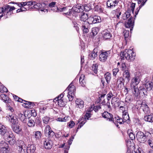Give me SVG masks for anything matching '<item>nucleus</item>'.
<instances>
[{
  "label": "nucleus",
  "mask_w": 153,
  "mask_h": 153,
  "mask_svg": "<svg viewBox=\"0 0 153 153\" xmlns=\"http://www.w3.org/2000/svg\"><path fill=\"white\" fill-rule=\"evenodd\" d=\"M130 11H127L123 14L122 19L124 20H126L130 16Z\"/></svg>",
  "instance_id": "obj_37"
},
{
  "label": "nucleus",
  "mask_w": 153,
  "mask_h": 153,
  "mask_svg": "<svg viewBox=\"0 0 153 153\" xmlns=\"http://www.w3.org/2000/svg\"><path fill=\"white\" fill-rule=\"evenodd\" d=\"M133 18L130 17L127 21H126L125 23V26L126 27L130 28V30L131 32L132 30L134 25V23L133 22Z\"/></svg>",
  "instance_id": "obj_11"
},
{
  "label": "nucleus",
  "mask_w": 153,
  "mask_h": 153,
  "mask_svg": "<svg viewBox=\"0 0 153 153\" xmlns=\"http://www.w3.org/2000/svg\"><path fill=\"white\" fill-rule=\"evenodd\" d=\"M136 137L137 140L140 143H144L146 141L144 137V133L141 131H139L137 133Z\"/></svg>",
  "instance_id": "obj_6"
},
{
  "label": "nucleus",
  "mask_w": 153,
  "mask_h": 153,
  "mask_svg": "<svg viewBox=\"0 0 153 153\" xmlns=\"http://www.w3.org/2000/svg\"><path fill=\"white\" fill-rule=\"evenodd\" d=\"M140 79L138 76H135L131 80L130 84L131 87H137V85L139 83Z\"/></svg>",
  "instance_id": "obj_14"
},
{
  "label": "nucleus",
  "mask_w": 153,
  "mask_h": 153,
  "mask_svg": "<svg viewBox=\"0 0 153 153\" xmlns=\"http://www.w3.org/2000/svg\"><path fill=\"white\" fill-rule=\"evenodd\" d=\"M53 142L51 140H46L44 143V146L46 149H50L52 148Z\"/></svg>",
  "instance_id": "obj_19"
},
{
  "label": "nucleus",
  "mask_w": 153,
  "mask_h": 153,
  "mask_svg": "<svg viewBox=\"0 0 153 153\" xmlns=\"http://www.w3.org/2000/svg\"><path fill=\"white\" fill-rule=\"evenodd\" d=\"M95 11L98 12L99 13H102L103 12V10L100 5H97L94 8Z\"/></svg>",
  "instance_id": "obj_36"
},
{
  "label": "nucleus",
  "mask_w": 153,
  "mask_h": 153,
  "mask_svg": "<svg viewBox=\"0 0 153 153\" xmlns=\"http://www.w3.org/2000/svg\"><path fill=\"white\" fill-rule=\"evenodd\" d=\"M36 147L34 145L29 144L27 147L24 149L21 153H34Z\"/></svg>",
  "instance_id": "obj_5"
},
{
  "label": "nucleus",
  "mask_w": 153,
  "mask_h": 153,
  "mask_svg": "<svg viewBox=\"0 0 153 153\" xmlns=\"http://www.w3.org/2000/svg\"><path fill=\"white\" fill-rule=\"evenodd\" d=\"M110 53L109 51L101 52L99 55V60L101 62H105Z\"/></svg>",
  "instance_id": "obj_10"
},
{
  "label": "nucleus",
  "mask_w": 153,
  "mask_h": 153,
  "mask_svg": "<svg viewBox=\"0 0 153 153\" xmlns=\"http://www.w3.org/2000/svg\"><path fill=\"white\" fill-rule=\"evenodd\" d=\"M144 120L146 121L149 122H153V114L147 115L144 117Z\"/></svg>",
  "instance_id": "obj_25"
},
{
  "label": "nucleus",
  "mask_w": 153,
  "mask_h": 153,
  "mask_svg": "<svg viewBox=\"0 0 153 153\" xmlns=\"http://www.w3.org/2000/svg\"><path fill=\"white\" fill-rule=\"evenodd\" d=\"M0 149L1 152L3 153H10V149L9 146L7 147L0 148Z\"/></svg>",
  "instance_id": "obj_34"
},
{
  "label": "nucleus",
  "mask_w": 153,
  "mask_h": 153,
  "mask_svg": "<svg viewBox=\"0 0 153 153\" xmlns=\"http://www.w3.org/2000/svg\"><path fill=\"white\" fill-rule=\"evenodd\" d=\"M9 120L12 123V125L19 123L16 116L15 114H9L7 116Z\"/></svg>",
  "instance_id": "obj_16"
},
{
  "label": "nucleus",
  "mask_w": 153,
  "mask_h": 153,
  "mask_svg": "<svg viewBox=\"0 0 153 153\" xmlns=\"http://www.w3.org/2000/svg\"><path fill=\"white\" fill-rule=\"evenodd\" d=\"M15 9V8L14 7H10L9 5L4 7V13H6V15H11L13 13V11Z\"/></svg>",
  "instance_id": "obj_13"
},
{
  "label": "nucleus",
  "mask_w": 153,
  "mask_h": 153,
  "mask_svg": "<svg viewBox=\"0 0 153 153\" xmlns=\"http://www.w3.org/2000/svg\"><path fill=\"white\" fill-rule=\"evenodd\" d=\"M118 0H108L107 1V5L108 7L113 9L117 5Z\"/></svg>",
  "instance_id": "obj_9"
},
{
  "label": "nucleus",
  "mask_w": 153,
  "mask_h": 153,
  "mask_svg": "<svg viewBox=\"0 0 153 153\" xmlns=\"http://www.w3.org/2000/svg\"><path fill=\"white\" fill-rule=\"evenodd\" d=\"M72 9L73 10L77 13H79L82 10L81 5L78 4L74 6Z\"/></svg>",
  "instance_id": "obj_21"
},
{
  "label": "nucleus",
  "mask_w": 153,
  "mask_h": 153,
  "mask_svg": "<svg viewBox=\"0 0 153 153\" xmlns=\"http://www.w3.org/2000/svg\"><path fill=\"white\" fill-rule=\"evenodd\" d=\"M147 0H145V1H143L142 2H141L140 4L139 5L138 7L136 9V10L135 12V14L136 15H137L140 9V8L143 6L145 4Z\"/></svg>",
  "instance_id": "obj_39"
},
{
  "label": "nucleus",
  "mask_w": 153,
  "mask_h": 153,
  "mask_svg": "<svg viewBox=\"0 0 153 153\" xmlns=\"http://www.w3.org/2000/svg\"><path fill=\"white\" fill-rule=\"evenodd\" d=\"M21 126L20 123H17L16 124L12 125L11 128L14 132L17 134H20L22 132V130Z\"/></svg>",
  "instance_id": "obj_7"
},
{
  "label": "nucleus",
  "mask_w": 153,
  "mask_h": 153,
  "mask_svg": "<svg viewBox=\"0 0 153 153\" xmlns=\"http://www.w3.org/2000/svg\"><path fill=\"white\" fill-rule=\"evenodd\" d=\"M42 120L43 123L45 124H47L49 121L50 118L47 117H44L42 118Z\"/></svg>",
  "instance_id": "obj_52"
},
{
  "label": "nucleus",
  "mask_w": 153,
  "mask_h": 153,
  "mask_svg": "<svg viewBox=\"0 0 153 153\" xmlns=\"http://www.w3.org/2000/svg\"><path fill=\"white\" fill-rule=\"evenodd\" d=\"M114 95L112 94L111 92H110L108 94H107V99L108 101H109L111 97H112Z\"/></svg>",
  "instance_id": "obj_57"
},
{
  "label": "nucleus",
  "mask_w": 153,
  "mask_h": 153,
  "mask_svg": "<svg viewBox=\"0 0 153 153\" xmlns=\"http://www.w3.org/2000/svg\"><path fill=\"white\" fill-rule=\"evenodd\" d=\"M35 137L36 139H39L41 137V134L39 131L35 132L34 134Z\"/></svg>",
  "instance_id": "obj_48"
},
{
  "label": "nucleus",
  "mask_w": 153,
  "mask_h": 153,
  "mask_svg": "<svg viewBox=\"0 0 153 153\" xmlns=\"http://www.w3.org/2000/svg\"><path fill=\"white\" fill-rule=\"evenodd\" d=\"M114 122L117 125V124H118L117 123H117H119L120 124H123V123H124L125 122L123 119L120 118L118 116L117 117H115L114 118Z\"/></svg>",
  "instance_id": "obj_30"
},
{
  "label": "nucleus",
  "mask_w": 153,
  "mask_h": 153,
  "mask_svg": "<svg viewBox=\"0 0 153 153\" xmlns=\"http://www.w3.org/2000/svg\"><path fill=\"white\" fill-rule=\"evenodd\" d=\"M88 16L87 14L83 13L81 16V20L83 22H87L86 21L88 19Z\"/></svg>",
  "instance_id": "obj_33"
},
{
  "label": "nucleus",
  "mask_w": 153,
  "mask_h": 153,
  "mask_svg": "<svg viewBox=\"0 0 153 153\" xmlns=\"http://www.w3.org/2000/svg\"><path fill=\"white\" fill-rule=\"evenodd\" d=\"M123 78L124 79L125 82L127 83L130 79V74L129 71L123 72Z\"/></svg>",
  "instance_id": "obj_17"
},
{
  "label": "nucleus",
  "mask_w": 153,
  "mask_h": 153,
  "mask_svg": "<svg viewBox=\"0 0 153 153\" xmlns=\"http://www.w3.org/2000/svg\"><path fill=\"white\" fill-rule=\"evenodd\" d=\"M98 66V65L97 64H94L92 65V70L95 74H97V73Z\"/></svg>",
  "instance_id": "obj_46"
},
{
  "label": "nucleus",
  "mask_w": 153,
  "mask_h": 153,
  "mask_svg": "<svg viewBox=\"0 0 153 153\" xmlns=\"http://www.w3.org/2000/svg\"><path fill=\"white\" fill-rule=\"evenodd\" d=\"M123 118L124 121H126L128 119L129 117L127 109L123 111Z\"/></svg>",
  "instance_id": "obj_28"
},
{
  "label": "nucleus",
  "mask_w": 153,
  "mask_h": 153,
  "mask_svg": "<svg viewBox=\"0 0 153 153\" xmlns=\"http://www.w3.org/2000/svg\"><path fill=\"white\" fill-rule=\"evenodd\" d=\"M42 7V4L39 3H35L34 4L33 7L36 9H41Z\"/></svg>",
  "instance_id": "obj_51"
},
{
  "label": "nucleus",
  "mask_w": 153,
  "mask_h": 153,
  "mask_svg": "<svg viewBox=\"0 0 153 153\" xmlns=\"http://www.w3.org/2000/svg\"><path fill=\"white\" fill-rule=\"evenodd\" d=\"M25 102H26V103H24V104H25V107L26 108H30L32 106V103L30 102H27L26 101Z\"/></svg>",
  "instance_id": "obj_55"
},
{
  "label": "nucleus",
  "mask_w": 153,
  "mask_h": 153,
  "mask_svg": "<svg viewBox=\"0 0 153 153\" xmlns=\"http://www.w3.org/2000/svg\"><path fill=\"white\" fill-rule=\"evenodd\" d=\"M112 35L109 32L105 33L103 34V38L105 39H109L111 37Z\"/></svg>",
  "instance_id": "obj_43"
},
{
  "label": "nucleus",
  "mask_w": 153,
  "mask_h": 153,
  "mask_svg": "<svg viewBox=\"0 0 153 153\" xmlns=\"http://www.w3.org/2000/svg\"><path fill=\"white\" fill-rule=\"evenodd\" d=\"M8 91L7 89L3 85H0V92L1 93L7 92Z\"/></svg>",
  "instance_id": "obj_49"
},
{
  "label": "nucleus",
  "mask_w": 153,
  "mask_h": 153,
  "mask_svg": "<svg viewBox=\"0 0 153 153\" xmlns=\"http://www.w3.org/2000/svg\"><path fill=\"white\" fill-rule=\"evenodd\" d=\"M131 87V89H132V92L133 94H134L135 96H138L140 93V88L139 89H138L137 87Z\"/></svg>",
  "instance_id": "obj_27"
},
{
  "label": "nucleus",
  "mask_w": 153,
  "mask_h": 153,
  "mask_svg": "<svg viewBox=\"0 0 153 153\" xmlns=\"http://www.w3.org/2000/svg\"><path fill=\"white\" fill-rule=\"evenodd\" d=\"M9 146L7 143L4 140H2L0 142V148L7 147Z\"/></svg>",
  "instance_id": "obj_42"
},
{
  "label": "nucleus",
  "mask_w": 153,
  "mask_h": 153,
  "mask_svg": "<svg viewBox=\"0 0 153 153\" xmlns=\"http://www.w3.org/2000/svg\"><path fill=\"white\" fill-rule=\"evenodd\" d=\"M90 24L88 22H83L82 23V29L84 33H87L90 28Z\"/></svg>",
  "instance_id": "obj_15"
},
{
  "label": "nucleus",
  "mask_w": 153,
  "mask_h": 153,
  "mask_svg": "<svg viewBox=\"0 0 153 153\" xmlns=\"http://www.w3.org/2000/svg\"><path fill=\"white\" fill-rule=\"evenodd\" d=\"M18 116L19 119L24 123H26L27 120L28 119V118L26 117L24 114L21 113L19 114Z\"/></svg>",
  "instance_id": "obj_24"
},
{
  "label": "nucleus",
  "mask_w": 153,
  "mask_h": 153,
  "mask_svg": "<svg viewBox=\"0 0 153 153\" xmlns=\"http://www.w3.org/2000/svg\"><path fill=\"white\" fill-rule=\"evenodd\" d=\"M123 34L124 36L125 40L126 41L127 38L129 36V31L128 30H126L123 32Z\"/></svg>",
  "instance_id": "obj_50"
},
{
  "label": "nucleus",
  "mask_w": 153,
  "mask_h": 153,
  "mask_svg": "<svg viewBox=\"0 0 153 153\" xmlns=\"http://www.w3.org/2000/svg\"><path fill=\"white\" fill-rule=\"evenodd\" d=\"M85 122H86V121L84 122L83 121H82L81 122V123L79 124V126H78V127L77 130H76V131H78V129L80 128L83 126V125H84V124L85 123Z\"/></svg>",
  "instance_id": "obj_62"
},
{
  "label": "nucleus",
  "mask_w": 153,
  "mask_h": 153,
  "mask_svg": "<svg viewBox=\"0 0 153 153\" xmlns=\"http://www.w3.org/2000/svg\"><path fill=\"white\" fill-rule=\"evenodd\" d=\"M45 135L49 138L52 137L54 135V133L51 130L49 126H47L44 130Z\"/></svg>",
  "instance_id": "obj_8"
},
{
  "label": "nucleus",
  "mask_w": 153,
  "mask_h": 153,
  "mask_svg": "<svg viewBox=\"0 0 153 153\" xmlns=\"http://www.w3.org/2000/svg\"><path fill=\"white\" fill-rule=\"evenodd\" d=\"M4 136V138L7 140H9L10 139L12 138L13 137L14 135L12 132L10 130L6 131L4 134L2 135Z\"/></svg>",
  "instance_id": "obj_18"
},
{
  "label": "nucleus",
  "mask_w": 153,
  "mask_h": 153,
  "mask_svg": "<svg viewBox=\"0 0 153 153\" xmlns=\"http://www.w3.org/2000/svg\"><path fill=\"white\" fill-rule=\"evenodd\" d=\"M144 137L146 138V140L149 139V137H151V134L148 131H146L145 133H144Z\"/></svg>",
  "instance_id": "obj_54"
},
{
  "label": "nucleus",
  "mask_w": 153,
  "mask_h": 153,
  "mask_svg": "<svg viewBox=\"0 0 153 153\" xmlns=\"http://www.w3.org/2000/svg\"><path fill=\"white\" fill-rule=\"evenodd\" d=\"M124 82H125V81L124 80V79L122 77H120L118 78L117 81V83L120 85H123Z\"/></svg>",
  "instance_id": "obj_40"
},
{
  "label": "nucleus",
  "mask_w": 153,
  "mask_h": 153,
  "mask_svg": "<svg viewBox=\"0 0 153 153\" xmlns=\"http://www.w3.org/2000/svg\"><path fill=\"white\" fill-rule=\"evenodd\" d=\"M121 68L123 72L129 71V67L126 65L125 63H123L121 65Z\"/></svg>",
  "instance_id": "obj_38"
},
{
  "label": "nucleus",
  "mask_w": 153,
  "mask_h": 153,
  "mask_svg": "<svg viewBox=\"0 0 153 153\" xmlns=\"http://www.w3.org/2000/svg\"><path fill=\"white\" fill-rule=\"evenodd\" d=\"M17 149L20 153H21L24 149L26 148V145L25 144L24 142L21 140L17 141Z\"/></svg>",
  "instance_id": "obj_12"
},
{
  "label": "nucleus",
  "mask_w": 153,
  "mask_h": 153,
  "mask_svg": "<svg viewBox=\"0 0 153 153\" xmlns=\"http://www.w3.org/2000/svg\"><path fill=\"white\" fill-rule=\"evenodd\" d=\"M99 31V28L97 27L93 28L92 29V32L93 35H97Z\"/></svg>",
  "instance_id": "obj_44"
},
{
  "label": "nucleus",
  "mask_w": 153,
  "mask_h": 153,
  "mask_svg": "<svg viewBox=\"0 0 153 153\" xmlns=\"http://www.w3.org/2000/svg\"><path fill=\"white\" fill-rule=\"evenodd\" d=\"M68 97L69 101H72L74 98V94L76 91V88L74 85L70 84L68 87Z\"/></svg>",
  "instance_id": "obj_2"
},
{
  "label": "nucleus",
  "mask_w": 153,
  "mask_h": 153,
  "mask_svg": "<svg viewBox=\"0 0 153 153\" xmlns=\"http://www.w3.org/2000/svg\"><path fill=\"white\" fill-rule=\"evenodd\" d=\"M148 143L151 148L153 149V140L152 139H149L148 140Z\"/></svg>",
  "instance_id": "obj_58"
},
{
  "label": "nucleus",
  "mask_w": 153,
  "mask_h": 153,
  "mask_svg": "<svg viewBox=\"0 0 153 153\" xmlns=\"http://www.w3.org/2000/svg\"><path fill=\"white\" fill-rule=\"evenodd\" d=\"M98 52V49L97 48H94L92 52L89 55L90 58L91 59H93L97 56V53Z\"/></svg>",
  "instance_id": "obj_23"
},
{
  "label": "nucleus",
  "mask_w": 153,
  "mask_h": 153,
  "mask_svg": "<svg viewBox=\"0 0 153 153\" xmlns=\"http://www.w3.org/2000/svg\"><path fill=\"white\" fill-rule=\"evenodd\" d=\"M84 102L80 99H76V106L80 108H82L84 106Z\"/></svg>",
  "instance_id": "obj_22"
},
{
  "label": "nucleus",
  "mask_w": 153,
  "mask_h": 153,
  "mask_svg": "<svg viewBox=\"0 0 153 153\" xmlns=\"http://www.w3.org/2000/svg\"><path fill=\"white\" fill-rule=\"evenodd\" d=\"M101 105H98L94 106V110L95 112L97 111L99 109L101 108Z\"/></svg>",
  "instance_id": "obj_56"
},
{
  "label": "nucleus",
  "mask_w": 153,
  "mask_h": 153,
  "mask_svg": "<svg viewBox=\"0 0 153 153\" xmlns=\"http://www.w3.org/2000/svg\"><path fill=\"white\" fill-rule=\"evenodd\" d=\"M104 77L107 83H109L111 79V74L108 72H107L105 74Z\"/></svg>",
  "instance_id": "obj_31"
},
{
  "label": "nucleus",
  "mask_w": 153,
  "mask_h": 153,
  "mask_svg": "<svg viewBox=\"0 0 153 153\" xmlns=\"http://www.w3.org/2000/svg\"><path fill=\"white\" fill-rule=\"evenodd\" d=\"M7 130V128L0 123V134L2 135Z\"/></svg>",
  "instance_id": "obj_26"
},
{
  "label": "nucleus",
  "mask_w": 153,
  "mask_h": 153,
  "mask_svg": "<svg viewBox=\"0 0 153 153\" xmlns=\"http://www.w3.org/2000/svg\"><path fill=\"white\" fill-rule=\"evenodd\" d=\"M0 97L4 101V102H5L6 103L8 102L7 99V98H8V97L6 94H1L0 95Z\"/></svg>",
  "instance_id": "obj_47"
},
{
  "label": "nucleus",
  "mask_w": 153,
  "mask_h": 153,
  "mask_svg": "<svg viewBox=\"0 0 153 153\" xmlns=\"http://www.w3.org/2000/svg\"><path fill=\"white\" fill-rule=\"evenodd\" d=\"M55 100L58 101V104L59 106L60 107H62L65 106V102L63 100L60 99L58 100Z\"/></svg>",
  "instance_id": "obj_35"
},
{
  "label": "nucleus",
  "mask_w": 153,
  "mask_h": 153,
  "mask_svg": "<svg viewBox=\"0 0 153 153\" xmlns=\"http://www.w3.org/2000/svg\"><path fill=\"white\" fill-rule=\"evenodd\" d=\"M128 134L131 140H134L135 139V136L133 133V131L131 129L128 130L127 131Z\"/></svg>",
  "instance_id": "obj_32"
},
{
  "label": "nucleus",
  "mask_w": 153,
  "mask_h": 153,
  "mask_svg": "<svg viewBox=\"0 0 153 153\" xmlns=\"http://www.w3.org/2000/svg\"><path fill=\"white\" fill-rule=\"evenodd\" d=\"M139 91H140V93L143 92V94L144 95H145L146 94V93L147 92L146 91V89L143 88H142L141 89H140V90H139Z\"/></svg>",
  "instance_id": "obj_63"
},
{
  "label": "nucleus",
  "mask_w": 153,
  "mask_h": 153,
  "mask_svg": "<svg viewBox=\"0 0 153 153\" xmlns=\"http://www.w3.org/2000/svg\"><path fill=\"white\" fill-rule=\"evenodd\" d=\"M135 6V4L134 3H132L131 4V10L132 12H133L134 11Z\"/></svg>",
  "instance_id": "obj_64"
},
{
  "label": "nucleus",
  "mask_w": 153,
  "mask_h": 153,
  "mask_svg": "<svg viewBox=\"0 0 153 153\" xmlns=\"http://www.w3.org/2000/svg\"><path fill=\"white\" fill-rule=\"evenodd\" d=\"M119 70L117 68H115L113 70V75L114 76H116L117 73L119 72Z\"/></svg>",
  "instance_id": "obj_60"
},
{
  "label": "nucleus",
  "mask_w": 153,
  "mask_h": 153,
  "mask_svg": "<svg viewBox=\"0 0 153 153\" xmlns=\"http://www.w3.org/2000/svg\"><path fill=\"white\" fill-rule=\"evenodd\" d=\"M91 111L90 109H88L87 110L86 112V113L85 114V117L84 119H85L86 120V119L88 120L89 118L91 117V114H90V112Z\"/></svg>",
  "instance_id": "obj_45"
},
{
  "label": "nucleus",
  "mask_w": 153,
  "mask_h": 153,
  "mask_svg": "<svg viewBox=\"0 0 153 153\" xmlns=\"http://www.w3.org/2000/svg\"><path fill=\"white\" fill-rule=\"evenodd\" d=\"M102 117L106 119L107 120L111 122L117 127L118 126V124L117 125L114 122V118H113V115L107 111L104 112L102 114Z\"/></svg>",
  "instance_id": "obj_3"
},
{
  "label": "nucleus",
  "mask_w": 153,
  "mask_h": 153,
  "mask_svg": "<svg viewBox=\"0 0 153 153\" xmlns=\"http://www.w3.org/2000/svg\"><path fill=\"white\" fill-rule=\"evenodd\" d=\"M75 125V123L73 121H71L68 123V126L71 128L73 127Z\"/></svg>",
  "instance_id": "obj_59"
},
{
  "label": "nucleus",
  "mask_w": 153,
  "mask_h": 153,
  "mask_svg": "<svg viewBox=\"0 0 153 153\" xmlns=\"http://www.w3.org/2000/svg\"><path fill=\"white\" fill-rule=\"evenodd\" d=\"M121 60H124L125 58L127 60H133L135 59V54L131 49L126 50L120 53Z\"/></svg>",
  "instance_id": "obj_1"
},
{
  "label": "nucleus",
  "mask_w": 153,
  "mask_h": 153,
  "mask_svg": "<svg viewBox=\"0 0 153 153\" xmlns=\"http://www.w3.org/2000/svg\"><path fill=\"white\" fill-rule=\"evenodd\" d=\"M88 21L90 24H92L100 22L101 19L100 16H91L88 18Z\"/></svg>",
  "instance_id": "obj_4"
},
{
  "label": "nucleus",
  "mask_w": 153,
  "mask_h": 153,
  "mask_svg": "<svg viewBox=\"0 0 153 153\" xmlns=\"http://www.w3.org/2000/svg\"><path fill=\"white\" fill-rule=\"evenodd\" d=\"M132 100V99L131 96L127 97L126 98V101L128 102H131Z\"/></svg>",
  "instance_id": "obj_61"
},
{
  "label": "nucleus",
  "mask_w": 153,
  "mask_h": 153,
  "mask_svg": "<svg viewBox=\"0 0 153 153\" xmlns=\"http://www.w3.org/2000/svg\"><path fill=\"white\" fill-rule=\"evenodd\" d=\"M139 106L140 107V109H142L144 113H148L149 112V108L146 104L143 103L139 104Z\"/></svg>",
  "instance_id": "obj_20"
},
{
  "label": "nucleus",
  "mask_w": 153,
  "mask_h": 153,
  "mask_svg": "<svg viewBox=\"0 0 153 153\" xmlns=\"http://www.w3.org/2000/svg\"><path fill=\"white\" fill-rule=\"evenodd\" d=\"M28 119V122L27 123L28 126L30 127H32L34 126L35 125V123L34 120H33L29 119V118Z\"/></svg>",
  "instance_id": "obj_41"
},
{
  "label": "nucleus",
  "mask_w": 153,
  "mask_h": 153,
  "mask_svg": "<svg viewBox=\"0 0 153 153\" xmlns=\"http://www.w3.org/2000/svg\"><path fill=\"white\" fill-rule=\"evenodd\" d=\"M85 76L84 75H82L80 76L79 79V82L81 85L84 87L85 86Z\"/></svg>",
  "instance_id": "obj_29"
},
{
  "label": "nucleus",
  "mask_w": 153,
  "mask_h": 153,
  "mask_svg": "<svg viewBox=\"0 0 153 153\" xmlns=\"http://www.w3.org/2000/svg\"><path fill=\"white\" fill-rule=\"evenodd\" d=\"M84 8L85 10L89 11L92 9L91 7L90 4L85 5L84 7Z\"/></svg>",
  "instance_id": "obj_53"
}]
</instances>
